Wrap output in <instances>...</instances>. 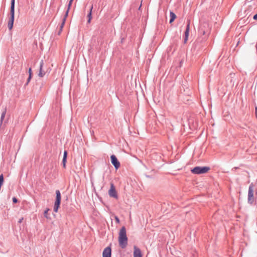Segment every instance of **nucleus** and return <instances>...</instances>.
Returning <instances> with one entry per match:
<instances>
[{"label":"nucleus","instance_id":"39448f33","mask_svg":"<svg viewBox=\"0 0 257 257\" xmlns=\"http://www.w3.org/2000/svg\"><path fill=\"white\" fill-rule=\"evenodd\" d=\"M56 200L54 204V211L55 212H57L58 208L60 206V202H61V193L59 190H56Z\"/></svg>","mask_w":257,"mask_h":257},{"label":"nucleus","instance_id":"f8f14e48","mask_svg":"<svg viewBox=\"0 0 257 257\" xmlns=\"http://www.w3.org/2000/svg\"><path fill=\"white\" fill-rule=\"evenodd\" d=\"M42 67H43V63L42 62L40 65V71H39V73L38 74L39 76H40L41 77H42L45 75V72L42 71Z\"/></svg>","mask_w":257,"mask_h":257},{"label":"nucleus","instance_id":"b1692460","mask_svg":"<svg viewBox=\"0 0 257 257\" xmlns=\"http://www.w3.org/2000/svg\"><path fill=\"white\" fill-rule=\"evenodd\" d=\"M4 181V178H0V182L3 183Z\"/></svg>","mask_w":257,"mask_h":257},{"label":"nucleus","instance_id":"f257e3e1","mask_svg":"<svg viewBox=\"0 0 257 257\" xmlns=\"http://www.w3.org/2000/svg\"><path fill=\"white\" fill-rule=\"evenodd\" d=\"M118 241L119 245L121 248L126 247L128 242V238L126 235V230L124 226H122L118 232Z\"/></svg>","mask_w":257,"mask_h":257},{"label":"nucleus","instance_id":"9d476101","mask_svg":"<svg viewBox=\"0 0 257 257\" xmlns=\"http://www.w3.org/2000/svg\"><path fill=\"white\" fill-rule=\"evenodd\" d=\"M189 29H190V21H188V24L187 25V28L185 32V38H184V43H186L188 41V38L189 34Z\"/></svg>","mask_w":257,"mask_h":257},{"label":"nucleus","instance_id":"2eb2a0df","mask_svg":"<svg viewBox=\"0 0 257 257\" xmlns=\"http://www.w3.org/2000/svg\"><path fill=\"white\" fill-rule=\"evenodd\" d=\"M49 210V208H47L45 211H44V216L47 219H50V216L48 215V212Z\"/></svg>","mask_w":257,"mask_h":257},{"label":"nucleus","instance_id":"393cba45","mask_svg":"<svg viewBox=\"0 0 257 257\" xmlns=\"http://www.w3.org/2000/svg\"><path fill=\"white\" fill-rule=\"evenodd\" d=\"M253 19L257 20V14L253 16Z\"/></svg>","mask_w":257,"mask_h":257},{"label":"nucleus","instance_id":"0eeeda50","mask_svg":"<svg viewBox=\"0 0 257 257\" xmlns=\"http://www.w3.org/2000/svg\"><path fill=\"white\" fill-rule=\"evenodd\" d=\"M111 162L113 165L116 169H118L120 166V163L118 161L116 156L114 155H112L110 156Z\"/></svg>","mask_w":257,"mask_h":257},{"label":"nucleus","instance_id":"4be33fe9","mask_svg":"<svg viewBox=\"0 0 257 257\" xmlns=\"http://www.w3.org/2000/svg\"><path fill=\"white\" fill-rule=\"evenodd\" d=\"M13 201L14 203H16L18 202V200L16 197H13Z\"/></svg>","mask_w":257,"mask_h":257},{"label":"nucleus","instance_id":"f03ea898","mask_svg":"<svg viewBox=\"0 0 257 257\" xmlns=\"http://www.w3.org/2000/svg\"><path fill=\"white\" fill-rule=\"evenodd\" d=\"M11 17L8 24V27L10 30H11L13 27V24L15 18V0H12L10 11Z\"/></svg>","mask_w":257,"mask_h":257},{"label":"nucleus","instance_id":"9b49d317","mask_svg":"<svg viewBox=\"0 0 257 257\" xmlns=\"http://www.w3.org/2000/svg\"><path fill=\"white\" fill-rule=\"evenodd\" d=\"M170 18H171L170 20V23H172L175 20V19L176 18V16L172 12H170Z\"/></svg>","mask_w":257,"mask_h":257},{"label":"nucleus","instance_id":"20e7f679","mask_svg":"<svg viewBox=\"0 0 257 257\" xmlns=\"http://www.w3.org/2000/svg\"><path fill=\"white\" fill-rule=\"evenodd\" d=\"M254 185L251 183L248 188V193L247 201L249 204H252L255 200V198L254 196Z\"/></svg>","mask_w":257,"mask_h":257},{"label":"nucleus","instance_id":"a211bd4d","mask_svg":"<svg viewBox=\"0 0 257 257\" xmlns=\"http://www.w3.org/2000/svg\"><path fill=\"white\" fill-rule=\"evenodd\" d=\"M62 162H63V167H65V165H66V158H63Z\"/></svg>","mask_w":257,"mask_h":257},{"label":"nucleus","instance_id":"423d86ee","mask_svg":"<svg viewBox=\"0 0 257 257\" xmlns=\"http://www.w3.org/2000/svg\"><path fill=\"white\" fill-rule=\"evenodd\" d=\"M108 194L110 197H113L115 199H117L118 198L115 187L112 183L110 184V188L108 191Z\"/></svg>","mask_w":257,"mask_h":257},{"label":"nucleus","instance_id":"4468645a","mask_svg":"<svg viewBox=\"0 0 257 257\" xmlns=\"http://www.w3.org/2000/svg\"><path fill=\"white\" fill-rule=\"evenodd\" d=\"M73 1V0H70V1L69 2L67 10V11L66 12V17L68 16V14L69 11V10L70 9V8L71 7V5H72Z\"/></svg>","mask_w":257,"mask_h":257},{"label":"nucleus","instance_id":"1a4fd4ad","mask_svg":"<svg viewBox=\"0 0 257 257\" xmlns=\"http://www.w3.org/2000/svg\"><path fill=\"white\" fill-rule=\"evenodd\" d=\"M134 257H142L143 255L140 248L134 246Z\"/></svg>","mask_w":257,"mask_h":257},{"label":"nucleus","instance_id":"7ed1b4c3","mask_svg":"<svg viewBox=\"0 0 257 257\" xmlns=\"http://www.w3.org/2000/svg\"><path fill=\"white\" fill-rule=\"evenodd\" d=\"M210 170L209 167H196L191 170V171L194 174L199 175L204 174L207 173Z\"/></svg>","mask_w":257,"mask_h":257},{"label":"nucleus","instance_id":"5701e85b","mask_svg":"<svg viewBox=\"0 0 257 257\" xmlns=\"http://www.w3.org/2000/svg\"><path fill=\"white\" fill-rule=\"evenodd\" d=\"M31 78H32V77H30V76H29V78H28V80H27V82L26 84H28V83L30 82Z\"/></svg>","mask_w":257,"mask_h":257},{"label":"nucleus","instance_id":"bb28decb","mask_svg":"<svg viewBox=\"0 0 257 257\" xmlns=\"http://www.w3.org/2000/svg\"><path fill=\"white\" fill-rule=\"evenodd\" d=\"M3 177V174H1V175H0V177Z\"/></svg>","mask_w":257,"mask_h":257},{"label":"nucleus","instance_id":"412c9836","mask_svg":"<svg viewBox=\"0 0 257 257\" xmlns=\"http://www.w3.org/2000/svg\"><path fill=\"white\" fill-rule=\"evenodd\" d=\"M29 76H30V77H32V69L31 68H29Z\"/></svg>","mask_w":257,"mask_h":257},{"label":"nucleus","instance_id":"aec40b11","mask_svg":"<svg viewBox=\"0 0 257 257\" xmlns=\"http://www.w3.org/2000/svg\"><path fill=\"white\" fill-rule=\"evenodd\" d=\"M67 151H64V155H63V158H67Z\"/></svg>","mask_w":257,"mask_h":257},{"label":"nucleus","instance_id":"cd10ccee","mask_svg":"<svg viewBox=\"0 0 257 257\" xmlns=\"http://www.w3.org/2000/svg\"><path fill=\"white\" fill-rule=\"evenodd\" d=\"M205 26H208V25L207 24H205V26H204L203 27H205Z\"/></svg>","mask_w":257,"mask_h":257},{"label":"nucleus","instance_id":"dca6fc26","mask_svg":"<svg viewBox=\"0 0 257 257\" xmlns=\"http://www.w3.org/2000/svg\"><path fill=\"white\" fill-rule=\"evenodd\" d=\"M67 17H66V14L65 15V16H64V18H63V21H62V23L61 24V25L60 26V30H62V29H63V26L64 25V24H65V20H66V19Z\"/></svg>","mask_w":257,"mask_h":257},{"label":"nucleus","instance_id":"f3484780","mask_svg":"<svg viewBox=\"0 0 257 257\" xmlns=\"http://www.w3.org/2000/svg\"><path fill=\"white\" fill-rule=\"evenodd\" d=\"M200 33L203 35H204L206 34V32L205 30L203 29L202 26L200 29Z\"/></svg>","mask_w":257,"mask_h":257},{"label":"nucleus","instance_id":"6e6552de","mask_svg":"<svg viewBox=\"0 0 257 257\" xmlns=\"http://www.w3.org/2000/svg\"><path fill=\"white\" fill-rule=\"evenodd\" d=\"M111 249L110 246L105 248L102 252V257H111Z\"/></svg>","mask_w":257,"mask_h":257},{"label":"nucleus","instance_id":"6ab92c4d","mask_svg":"<svg viewBox=\"0 0 257 257\" xmlns=\"http://www.w3.org/2000/svg\"><path fill=\"white\" fill-rule=\"evenodd\" d=\"M114 219H115V220L116 222L117 223H119V222H120V220H119V218H118V217L117 216H114Z\"/></svg>","mask_w":257,"mask_h":257},{"label":"nucleus","instance_id":"ddd939ff","mask_svg":"<svg viewBox=\"0 0 257 257\" xmlns=\"http://www.w3.org/2000/svg\"><path fill=\"white\" fill-rule=\"evenodd\" d=\"M92 9H93V7L92 6L90 8V11H89V13H88V15H87V17L88 18V23H90L91 22V19H92Z\"/></svg>","mask_w":257,"mask_h":257},{"label":"nucleus","instance_id":"a878e982","mask_svg":"<svg viewBox=\"0 0 257 257\" xmlns=\"http://www.w3.org/2000/svg\"><path fill=\"white\" fill-rule=\"evenodd\" d=\"M5 113L2 114V116H1V119H4V117H5Z\"/></svg>","mask_w":257,"mask_h":257}]
</instances>
